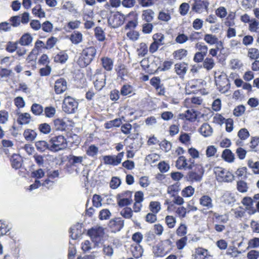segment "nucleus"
I'll use <instances>...</instances> for the list:
<instances>
[{"mask_svg": "<svg viewBox=\"0 0 259 259\" xmlns=\"http://www.w3.org/2000/svg\"><path fill=\"white\" fill-rule=\"evenodd\" d=\"M241 203L249 214L259 212V193L255 194L253 198L249 196L244 197L241 200Z\"/></svg>", "mask_w": 259, "mask_h": 259, "instance_id": "f257e3e1", "label": "nucleus"}, {"mask_svg": "<svg viewBox=\"0 0 259 259\" xmlns=\"http://www.w3.org/2000/svg\"><path fill=\"white\" fill-rule=\"evenodd\" d=\"M207 213L212 214L211 221L213 223H216L214 226V229L217 232H222L226 229L225 225L229 221V215L227 213L220 214L212 210L209 211Z\"/></svg>", "mask_w": 259, "mask_h": 259, "instance_id": "f03ea898", "label": "nucleus"}, {"mask_svg": "<svg viewBox=\"0 0 259 259\" xmlns=\"http://www.w3.org/2000/svg\"><path fill=\"white\" fill-rule=\"evenodd\" d=\"M204 168L201 164H194L191 170L184 177L186 181L194 183L200 182L204 174Z\"/></svg>", "mask_w": 259, "mask_h": 259, "instance_id": "7ed1b4c3", "label": "nucleus"}, {"mask_svg": "<svg viewBox=\"0 0 259 259\" xmlns=\"http://www.w3.org/2000/svg\"><path fill=\"white\" fill-rule=\"evenodd\" d=\"M214 81L218 90L221 93H226L230 90V81L224 72H221L220 74L215 73Z\"/></svg>", "mask_w": 259, "mask_h": 259, "instance_id": "20e7f679", "label": "nucleus"}, {"mask_svg": "<svg viewBox=\"0 0 259 259\" xmlns=\"http://www.w3.org/2000/svg\"><path fill=\"white\" fill-rule=\"evenodd\" d=\"M96 55V50L94 47L83 49L79 58L80 65L85 67L90 64L94 59Z\"/></svg>", "mask_w": 259, "mask_h": 259, "instance_id": "39448f33", "label": "nucleus"}, {"mask_svg": "<svg viewBox=\"0 0 259 259\" xmlns=\"http://www.w3.org/2000/svg\"><path fill=\"white\" fill-rule=\"evenodd\" d=\"M50 142L51 144L50 147L51 151H58L62 150L65 149L68 145L66 139L61 135L51 138Z\"/></svg>", "mask_w": 259, "mask_h": 259, "instance_id": "423d86ee", "label": "nucleus"}, {"mask_svg": "<svg viewBox=\"0 0 259 259\" xmlns=\"http://www.w3.org/2000/svg\"><path fill=\"white\" fill-rule=\"evenodd\" d=\"M169 199L166 200V203L168 205V209H172L174 204H178V183L169 186L167 189Z\"/></svg>", "mask_w": 259, "mask_h": 259, "instance_id": "0eeeda50", "label": "nucleus"}, {"mask_svg": "<svg viewBox=\"0 0 259 259\" xmlns=\"http://www.w3.org/2000/svg\"><path fill=\"white\" fill-rule=\"evenodd\" d=\"M88 234L96 245L101 243L104 235V228L101 226H96L88 230Z\"/></svg>", "mask_w": 259, "mask_h": 259, "instance_id": "6e6552de", "label": "nucleus"}, {"mask_svg": "<svg viewBox=\"0 0 259 259\" xmlns=\"http://www.w3.org/2000/svg\"><path fill=\"white\" fill-rule=\"evenodd\" d=\"M214 173L218 181L230 182L233 180V175L227 170L220 167L215 168Z\"/></svg>", "mask_w": 259, "mask_h": 259, "instance_id": "1a4fd4ad", "label": "nucleus"}, {"mask_svg": "<svg viewBox=\"0 0 259 259\" xmlns=\"http://www.w3.org/2000/svg\"><path fill=\"white\" fill-rule=\"evenodd\" d=\"M78 102L73 98L65 97L62 105L63 110L68 114L74 113L78 106Z\"/></svg>", "mask_w": 259, "mask_h": 259, "instance_id": "9d476101", "label": "nucleus"}, {"mask_svg": "<svg viewBox=\"0 0 259 259\" xmlns=\"http://www.w3.org/2000/svg\"><path fill=\"white\" fill-rule=\"evenodd\" d=\"M106 75L101 69H97L93 76L94 87L98 91L101 90L106 84Z\"/></svg>", "mask_w": 259, "mask_h": 259, "instance_id": "9b49d317", "label": "nucleus"}, {"mask_svg": "<svg viewBox=\"0 0 259 259\" xmlns=\"http://www.w3.org/2000/svg\"><path fill=\"white\" fill-rule=\"evenodd\" d=\"M203 88V82L201 80H192L189 81L186 85V94H196L201 91Z\"/></svg>", "mask_w": 259, "mask_h": 259, "instance_id": "f8f14e48", "label": "nucleus"}, {"mask_svg": "<svg viewBox=\"0 0 259 259\" xmlns=\"http://www.w3.org/2000/svg\"><path fill=\"white\" fill-rule=\"evenodd\" d=\"M124 153H119L117 155H106L103 157L105 164L116 166L121 163Z\"/></svg>", "mask_w": 259, "mask_h": 259, "instance_id": "ddd939ff", "label": "nucleus"}, {"mask_svg": "<svg viewBox=\"0 0 259 259\" xmlns=\"http://www.w3.org/2000/svg\"><path fill=\"white\" fill-rule=\"evenodd\" d=\"M209 3L208 1H202L200 3H194L192 6V10L197 13L208 12Z\"/></svg>", "mask_w": 259, "mask_h": 259, "instance_id": "4468645a", "label": "nucleus"}, {"mask_svg": "<svg viewBox=\"0 0 259 259\" xmlns=\"http://www.w3.org/2000/svg\"><path fill=\"white\" fill-rule=\"evenodd\" d=\"M194 164V160L192 158L187 159L185 156H179V169L190 170Z\"/></svg>", "mask_w": 259, "mask_h": 259, "instance_id": "2eb2a0df", "label": "nucleus"}, {"mask_svg": "<svg viewBox=\"0 0 259 259\" xmlns=\"http://www.w3.org/2000/svg\"><path fill=\"white\" fill-rule=\"evenodd\" d=\"M108 226L112 232H118L123 228L124 221L120 218H115L109 221Z\"/></svg>", "mask_w": 259, "mask_h": 259, "instance_id": "dca6fc26", "label": "nucleus"}, {"mask_svg": "<svg viewBox=\"0 0 259 259\" xmlns=\"http://www.w3.org/2000/svg\"><path fill=\"white\" fill-rule=\"evenodd\" d=\"M67 88V82L65 79L60 78L56 80L54 85L56 94H62L66 90Z\"/></svg>", "mask_w": 259, "mask_h": 259, "instance_id": "f3484780", "label": "nucleus"}, {"mask_svg": "<svg viewBox=\"0 0 259 259\" xmlns=\"http://www.w3.org/2000/svg\"><path fill=\"white\" fill-rule=\"evenodd\" d=\"M200 205L204 208L209 209L213 207L212 198L207 195H202L199 199Z\"/></svg>", "mask_w": 259, "mask_h": 259, "instance_id": "a211bd4d", "label": "nucleus"}, {"mask_svg": "<svg viewBox=\"0 0 259 259\" xmlns=\"http://www.w3.org/2000/svg\"><path fill=\"white\" fill-rule=\"evenodd\" d=\"M211 256L208 253V250L202 247L196 248L194 258L195 259H210Z\"/></svg>", "mask_w": 259, "mask_h": 259, "instance_id": "6ab92c4d", "label": "nucleus"}, {"mask_svg": "<svg viewBox=\"0 0 259 259\" xmlns=\"http://www.w3.org/2000/svg\"><path fill=\"white\" fill-rule=\"evenodd\" d=\"M197 117L196 111L193 109L187 110L184 114H179V118L189 121H194Z\"/></svg>", "mask_w": 259, "mask_h": 259, "instance_id": "aec40b11", "label": "nucleus"}, {"mask_svg": "<svg viewBox=\"0 0 259 259\" xmlns=\"http://www.w3.org/2000/svg\"><path fill=\"white\" fill-rule=\"evenodd\" d=\"M131 249L133 255L136 258L142 256L143 253V249L139 244H132Z\"/></svg>", "mask_w": 259, "mask_h": 259, "instance_id": "412c9836", "label": "nucleus"}, {"mask_svg": "<svg viewBox=\"0 0 259 259\" xmlns=\"http://www.w3.org/2000/svg\"><path fill=\"white\" fill-rule=\"evenodd\" d=\"M31 116L28 113H19L17 118V122L19 124H27L30 123Z\"/></svg>", "mask_w": 259, "mask_h": 259, "instance_id": "4be33fe9", "label": "nucleus"}, {"mask_svg": "<svg viewBox=\"0 0 259 259\" xmlns=\"http://www.w3.org/2000/svg\"><path fill=\"white\" fill-rule=\"evenodd\" d=\"M11 161L12 167L15 169L19 168L22 165V158L19 155H13Z\"/></svg>", "mask_w": 259, "mask_h": 259, "instance_id": "5701e85b", "label": "nucleus"}, {"mask_svg": "<svg viewBox=\"0 0 259 259\" xmlns=\"http://www.w3.org/2000/svg\"><path fill=\"white\" fill-rule=\"evenodd\" d=\"M222 157L225 161L229 163L233 162L235 159L234 154L229 149H226L223 151Z\"/></svg>", "mask_w": 259, "mask_h": 259, "instance_id": "b1692460", "label": "nucleus"}, {"mask_svg": "<svg viewBox=\"0 0 259 259\" xmlns=\"http://www.w3.org/2000/svg\"><path fill=\"white\" fill-rule=\"evenodd\" d=\"M54 128L57 131H64L67 126L66 123L63 119L57 118L53 121Z\"/></svg>", "mask_w": 259, "mask_h": 259, "instance_id": "393cba45", "label": "nucleus"}, {"mask_svg": "<svg viewBox=\"0 0 259 259\" xmlns=\"http://www.w3.org/2000/svg\"><path fill=\"white\" fill-rule=\"evenodd\" d=\"M204 39L207 44L211 45L214 44L218 45L220 42H222L221 40H220L216 36L209 33H207L205 35Z\"/></svg>", "mask_w": 259, "mask_h": 259, "instance_id": "a878e982", "label": "nucleus"}, {"mask_svg": "<svg viewBox=\"0 0 259 259\" xmlns=\"http://www.w3.org/2000/svg\"><path fill=\"white\" fill-rule=\"evenodd\" d=\"M102 64L103 67L107 71H110L112 70L113 67V60L108 57L102 58Z\"/></svg>", "mask_w": 259, "mask_h": 259, "instance_id": "bb28decb", "label": "nucleus"}, {"mask_svg": "<svg viewBox=\"0 0 259 259\" xmlns=\"http://www.w3.org/2000/svg\"><path fill=\"white\" fill-rule=\"evenodd\" d=\"M200 134L205 137L210 136L212 133L210 126L207 123L203 124L199 129Z\"/></svg>", "mask_w": 259, "mask_h": 259, "instance_id": "cd10ccee", "label": "nucleus"}, {"mask_svg": "<svg viewBox=\"0 0 259 259\" xmlns=\"http://www.w3.org/2000/svg\"><path fill=\"white\" fill-rule=\"evenodd\" d=\"M109 22L111 23H113V27H116L121 25L123 23L122 18H121V16L119 14L114 15L111 17L109 20Z\"/></svg>", "mask_w": 259, "mask_h": 259, "instance_id": "c85d7f7f", "label": "nucleus"}, {"mask_svg": "<svg viewBox=\"0 0 259 259\" xmlns=\"http://www.w3.org/2000/svg\"><path fill=\"white\" fill-rule=\"evenodd\" d=\"M23 136L26 140L32 141L36 138L37 134L34 130L27 129L24 131Z\"/></svg>", "mask_w": 259, "mask_h": 259, "instance_id": "c756f323", "label": "nucleus"}, {"mask_svg": "<svg viewBox=\"0 0 259 259\" xmlns=\"http://www.w3.org/2000/svg\"><path fill=\"white\" fill-rule=\"evenodd\" d=\"M32 37L29 35V33H24L20 39L18 43L22 46H29L31 44Z\"/></svg>", "mask_w": 259, "mask_h": 259, "instance_id": "7c9ffc66", "label": "nucleus"}, {"mask_svg": "<svg viewBox=\"0 0 259 259\" xmlns=\"http://www.w3.org/2000/svg\"><path fill=\"white\" fill-rule=\"evenodd\" d=\"M247 166L255 174H259V161H253L252 159L247 161Z\"/></svg>", "mask_w": 259, "mask_h": 259, "instance_id": "2f4dec72", "label": "nucleus"}, {"mask_svg": "<svg viewBox=\"0 0 259 259\" xmlns=\"http://www.w3.org/2000/svg\"><path fill=\"white\" fill-rule=\"evenodd\" d=\"M31 111L35 115L39 116L42 114L44 108L39 104L33 103L31 107Z\"/></svg>", "mask_w": 259, "mask_h": 259, "instance_id": "473e14b6", "label": "nucleus"}, {"mask_svg": "<svg viewBox=\"0 0 259 259\" xmlns=\"http://www.w3.org/2000/svg\"><path fill=\"white\" fill-rule=\"evenodd\" d=\"M36 149L40 152H43L47 149L50 150L49 144L45 141H38L35 142Z\"/></svg>", "mask_w": 259, "mask_h": 259, "instance_id": "72a5a7b5", "label": "nucleus"}, {"mask_svg": "<svg viewBox=\"0 0 259 259\" xmlns=\"http://www.w3.org/2000/svg\"><path fill=\"white\" fill-rule=\"evenodd\" d=\"M154 13L151 9H147L143 11L142 18L147 22L152 21L153 19Z\"/></svg>", "mask_w": 259, "mask_h": 259, "instance_id": "f704fd0d", "label": "nucleus"}, {"mask_svg": "<svg viewBox=\"0 0 259 259\" xmlns=\"http://www.w3.org/2000/svg\"><path fill=\"white\" fill-rule=\"evenodd\" d=\"M68 58V55L65 52H61L54 57V61L64 63L67 60Z\"/></svg>", "mask_w": 259, "mask_h": 259, "instance_id": "c9c22d12", "label": "nucleus"}, {"mask_svg": "<svg viewBox=\"0 0 259 259\" xmlns=\"http://www.w3.org/2000/svg\"><path fill=\"white\" fill-rule=\"evenodd\" d=\"M122 121L120 118H116L106 122L105 124V127L106 129H109L113 127H119Z\"/></svg>", "mask_w": 259, "mask_h": 259, "instance_id": "e433bc0d", "label": "nucleus"}, {"mask_svg": "<svg viewBox=\"0 0 259 259\" xmlns=\"http://www.w3.org/2000/svg\"><path fill=\"white\" fill-rule=\"evenodd\" d=\"M240 253L241 251L234 246H229L226 252V254L232 257H236Z\"/></svg>", "mask_w": 259, "mask_h": 259, "instance_id": "4c0bfd02", "label": "nucleus"}, {"mask_svg": "<svg viewBox=\"0 0 259 259\" xmlns=\"http://www.w3.org/2000/svg\"><path fill=\"white\" fill-rule=\"evenodd\" d=\"M215 65L214 60L211 58L207 57L203 62V67L207 70L212 69Z\"/></svg>", "mask_w": 259, "mask_h": 259, "instance_id": "58836bf2", "label": "nucleus"}, {"mask_svg": "<svg viewBox=\"0 0 259 259\" xmlns=\"http://www.w3.org/2000/svg\"><path fill=\"white\" fill-rule=\"evenodd\" d=\"M195 192V189L191 186L185 187L181 192L182 196L184 197L192 196Z\"/></svg>", "mask_w": 259, "mask_h": 259, "instance_id": "ea45409f", "label": "nucleus"}, {"mask_svg": "<svg viewBox=\"0 0 259 259\" xmlns=\"http://www.w3.org/2000/svg\"><path fill=\"white\" fill-rule=\"evenodd\" d=\"M84 158L85 157L70 155L69 161L72 165L76 166L77 164H81Z\"/></svg>", "mask_w": 259, "mask_h": 259, "instance_id": "a19ab883", "label": "nucleus"}, {"mask_svg": "<svg viewBox=\"0 0 259 259\" xmlns=\"http://www.w3.org/2000/svg\"><path fill=\"white\" fill-rule=\"evenodd\" d=\"M247 56L250 60L258 59L259 58V51L256 48H250L248 51Z\"/></svg>", "mask_w": 259, "mask_h": 259, "instance_id": "79ce46f5", "label": "nucleus"}, {"mask_svg": "<svg viewBox=\"0 0 259 259\" xmlns=\"http://www.w3.org/2000/svg\"><path fill=\"white\" fill-rule=\"evenodd\" d=\"M179 141L186 146H189L191 144L190 136L186 133H182L179 136Z\"/></svg>", "mask_w": 259, "mask_h": 259, "instance_id": "37998d69", "label": "nucleus"}, {"mask_svg": "<svg viewBox=\"0 0 259 259\" xmlns=\"http://www.w3.org/2000/svg\"><path fill=\"white\" fill-rule=\"evenodd\" d=\"M39 131L44 134H49L52 130L50 125L47 123H43L38 125Z\"/></svg>", "mask_w": 259, "mask_h": 259, "instance_id": "c03bdc74", "label": "nucleus"}, {"mask_svg": "<svg viewBox=\"0 0 259 259\" xmlns=\"http://www.w3.org/2000/svg\"><path fill=\"white\" fill-rule=\"evenodd\" d=\"M99 151V148L96 146L95 145H91L88 148L86 153L90 157H95Z\"/></svg>", "mask_w": 259, "mask_h": 259, "instance_id": "a18cd8bd", "label": "nucleus"}, {"mask_svg": "<svg viewBox=\"0 0 259 259\" xmlns=\"http://www.w3.org/2000/svg\"><path fill=\"white\" fill-rule=\"evenodd\" d=\"M237 189L241 193H245L247 191L248 187L246 182L240 180L237 183Z\"/></svg>", "mask_w": 259, "mask_h": 259, "instance_id": "49530a36", "label": "nucleus"}, {"mask_svg": "<svg viewBox=\"0 0 259 259\" xmlns=\"http://www.w3.org/2000/svg\"><path fill=\"white\" fill-rule=\"evenodd\" d=\"M149 208L152 212L157 214L160 210V203L157 201H151L150 203Z\"/></svg>", "mask_w": 259, "mask_h": 259, "instance_id": "de8ad7c7", "label": "nucleus"}, {"mask_svg": "<svg viewBox=\"0 0 259 259\" xmlns=\"http://www.w3.org/2000/svg\"><path fill=\"white\" fill-rule=\"evenodd\" d=\"M117 204L120 207H123L130 205L133 200L128 199L125 198L118 197L116 196Z\"/></svg>", "mask_w": 259, "mask_h": 259, "instance_id": "09e8293b", "label": "nucleus"}, {"mask_svg": "<svg viewBox=\"0 0 259 259\" xmlns=\"http://www.w3.org/2000/svg\"><path fill=\"white\" fill-rule=\"evenodd\" d=\"M113 248L109 245H104L103 247V252L104 254L108 257L111 258L113 254Z\"/></svg>", "mask_w": 259, "mask_h": 259, "instance_id": "8fccbe9b", "label": "nucleus"}, {"mask_svg": "<svg viewBox=\"0 0 259 259\" xmlns=\"http://www.w3.org/2000/svg\"><path fill=\"white\" fill-rule=\"evenodd\" d=\"M45 115L48 118H52L54 117L56 113V109L54 107L52 106L46 107L44 109Z\"/></svg>", "mask_w": 259, "mask_h": 259, "instance_id": "3c124183", "label": "nucleus"}, {"mask_svg": "<svg viewBox=\"0 0 259 259\" xmlns=\"http://www.w3.org/2000/svg\"><path fill=\"white\" fill-rule=\"evenodd\" d=\"M111 215V213L108 209H103L100 211L99 218L100 220H108Z\"/></svg>", "mask_w": 259, "mask_h": 259, "instance_id": "603ef678", "label": "nucleus"}, {"mask_svg": "<svg viewBox=\"0 0 259 259\" xmlns=\"http://www.w3.org/2000/svg\"><path fill=\"white\" fill-rule=\"evenodd\" d=\"M71 42L74 44H78L82 40L81 33H71L69 37Z\"/></svg>", "mask_w": 259, "mask_h": 259, "instance_id": "864d4df0", "label": "nucleus"}, {"mask_svg": "<svg viewBox=\"0 0 259 259\" xmlns=\"http://www.w3.org/2000/svg\"><path fill=\"white\" fill-rule=\"evenodd\" d=\"M224 49L223 42H220L218 45H216L215 48L211 49L209 51V54L212 57H215L219 51H221Z\"/></svg>", "mask_w": 259, "mask_h": 259, "instance_id": "5fc2aeb1", "label": "nucleus"}, {"mask_svg": "<svg viewBox=\"0 0 259 259\" xmlns=\"http://www.w3.org/2000/svg\"><path fill=\"white\" fill-rule=\"evenodd\" d=\"M250 136L248 130L245 128L240 129L238 132V137L242 140L247 139Z\"/></svg>", "mask_w": 259, "mask_h": 259, "instance_id": "6e6d98bb", "label": "nucleus"}, {"mask_svg": "<svg viewBox=\"0 0 259 259\" xmlns=\"http://www.w3.org/2000/svg\"><path fill=\"white\" fill-rule=\"evenodd\" d=\"M103 199L101 196L97 194H94L93 196L92 201L93 205L96 207H99L102 206V201Z\"/></svg>", "mask_w": 259, "mask_h": 259, "instance_id": "4d7b16f0", "label": "nucleus"}, {"mask_svg": "<svg viewBox=\"0 0 259 259\" xmlns=\"http://www.w3.org/2000/svg\"><path fill=\"white\" fill-rule=\"evenodd\" d=\"M133 92V87L128 84L123 85L121 90L120 94L122 96H127Z\"/></svg>", "mask_w": 259, "mask_h": 259, "instance_id": "13d9d810", "label": "nucleus"}, {"mask_svg": "<svg viewBox=\"0 0 259 259\" xmlns=\"http://www.w3.org/2000/svg\"><path fill=\"white\" fill-rule=\"evenodd\" d=\"M116 71L117 72L118 76L121 77V78H122L124 75H126L127 72V69L125 68V66L123 64L119 65L116 69Z\"/></svg>", "mask_w": 259, "mask_h": 259, "instance_id": "bf43d9fd", "label": "nucleus"}, {"mask_svg": "<svg viewBox=\"0 0 259 259\" xmlns=\"http://www.w3.org/2000/svg\"><path fill=\"white\" fill-rule=\"evenodd\" d=\"M120 214L125 219H130L133 215V210L130 207H125L120 212Z\"/></svg>", "mask_w": 259, "mask_h": 259, "instance_id": "052dcab7", "label": "nucleus"}, {"mask_svg": "<svg viewBox=\"0 0 259 259\" xmlns=\"http://www.w3.org/2000/svg\"><path fill=\"white\" fill-rule=\"evenodd\" d=\"M195 48L202 54L206 55L208 51L207 47L202 42H197L195 45Z\"/></svg>", "mask_w": 259, "mask_h": 259, "instance_id": "680f3d73", "label": "nucleus"}, {"mask_svg": "<svg viewBox=\"0 0 259 259\" xmlns=\"http://www.w3.org/2000/svg\"><path fill=\"white\" fill-rule=\"evenodd\" d=\"M226 119L221 114L217 113L213 117V121L214 123L222 125Z\"/></svg>", "mask_w": 259, "mask_h": 259, "instance_id": "e2e57ef3", "label": "nucleus"}, {"mask_svg": "<svg viewBox=\"0 0 259 259\" xmlns=\"http://www.w3.org/2000/svg\"><path fill=\"white\" fill-rule=\"evenodd\" d=\"M245 107L243 105H239L235 108L233 114L236 116H240L245 112Z\"/></svg>", "mask_w": 259, "mask_h": 259, "instance_id": "0e129e2a", "label": "nucleus"}, {"mask_svg": "<svg viewBox=\"0 0 259 259\" xmlns=\"http://www.w3.org/2000/svg\"><path fill=\"white\" fill-rule=\"evenodd\" d=\"M259 145V137H253L251 139V141L250 142V148L255 151H256L255 148Z\"/></svg>", "mask_w": 259, "mask_h": 259, "instance_id": "69168bd1", "label": "nucleus"}, {"mask_svg": "<svg viewBox=\"0 0 259 259\" xmlns=\"http://www.w3.org/2000/svg\"><path fill=\"white\" fill-rule=\"evenodd\" d=\"M121 184L120 180L117 177H113L110 183V187L115 189L117 188Z\"/></svg>", "mask_w": 259, "mask_h": 259, "instance_id": "338daca9", "label": "nucleus"}, {"mask_svg": "<svg viewBox=\"0 0 259 259\" xmlns=\"http://www.w3.org/2000/svg\"><path fill=\"white\" fill-rule=\"evenodd\" d=\"M248 259H257L259 257V251L255 250H251L247 254Z\"/></svg>", "mask_w": 259, "mask_h": 259, "instance_id": "774afa93", "label": "nucleus"}]
</instances>
